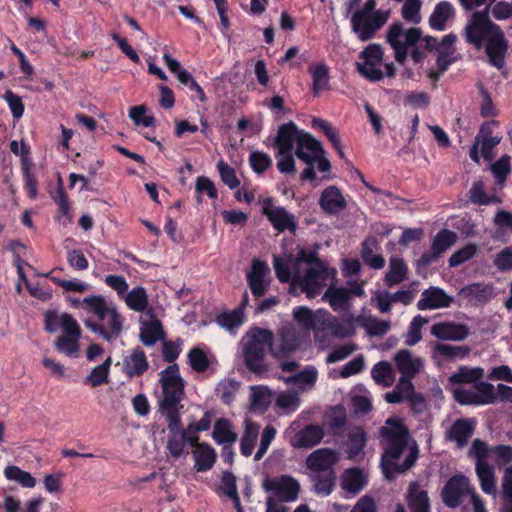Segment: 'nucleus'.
Instances as JSON below:
<instances>
[{"mask_svg":"<svg viewBox=\"0 0 512 512\" xmlns=\"http://www.w3.org/2000/svg\"><path fill=\"white\" fill-rule=\"evenodd\" d=\"M249 163L253 171L262 174L272 165L270 156L261 151H254L249 156Z\"/></svg>","mask_w":512,"mask_h":512,"instance_id":"57","label":"nucleus"},{"mask_svg":"<svg viewBox=\"0 0 512 512\" xmlns=\"http://www.w3.org/2000/svg\"><path fill=\"white\" fill-rule=\"evenodd\" d=\"M407 502L411 512H430L428 493L417 482L410 483Z\"/></svg>","mask_w":512,"mask_h":512,"instance_id":"30","label":"nucleus"},{"mask_svg":"<svg viewBox=\"0 0 512 512\" xmlns=\"http://www.w3.org/2000/svg\"><path fill=\"white\" fill-rule=\"evenodd\" d=\"M457 241V234L448 229H441L433 238L431 252H426L417 260V268L427 267L437 261Z\"/></svg>","mask_w":512,"mask_h":512,"instance_id":"15","label":"nucleus"},{"mask_svg":"<svg viewBox=\"0 0 512 512\" xmlns=\"http://www.w3.org/2000/svg\"><path fill=\"white\" fill-rule=\"evenodd\" d=\"M454 299L439 287H430L422 292V298L417 302L419 310H432L447 308L453 303Z\"/></svg>","mask_w":512,"mask_h":512,"instance_id":"20","label":"nucleus"},{"mask_svg":"<svg viewBox=\"0 0 512 512\" xmlns=\"http://www.w3.org/2000/svg\"><path fill=\"white\" fill-rule=\"evenodd\" d=\"M469 200L477 205H489L492 203H501V199L498 196H489L484 190V185L481 181L473 183L469 191Z\"/></svg>","mask_w":512,"mask_h":512,"instance_id":"49","label":"nucleus"},{"mask_svg":"<svg viewBox=\"0 0 512 512\" xmlns=\"http://www.w3.org/2000/svg\"><path fill=\"white\" fill-rule=\"evenodd\" d=\"M474 424L472 419L456 420L447 432V438L456 442L458 447H464L474 432Z\"/></svg>","mask_w":512,"mask_h":512,"instance_id":"31","label":"nucleus"},{"mask_svg":"<svg viewBox=\"0 0 512 512\" xmlns=\"http://www.w3.org/2000/svg\"><path fill=\"white\" fill-rule=\"evenodd\" d=\"M274 146L277 149V169L282 174L296 173L295 156L307 165L301 174L302 180L316 179L315 164L322 173L331 169L322 144L310 133L299 130L293 122L279 126Z\"/></svg>","mask_w":512,"mask_h":512,"instance_id":"1","label":"nucleus"},{"mask_svg":"<svg viewBox=\"0 0 512 512\" xmlns=\"http://www.w3.org/2000/svg\"><path fill=\"white\" fill-rule=\"evenodd\" d=\"M339 453L331 448H319L308 455L305 461L309 473L335 471Z\"/></svg>","mask_w":512,"mask_h":512,"instance_id":"16","label":"nucleus"},{"mask_svg":"<svg viewBox=\"0 0 512 512\" xmlns=\"http://www.w3.org/2000/svg\"><path fill=\"white\" fill-rule=\"evenodd\" d=\"M300 346L298 333L292 325L282 326L278 331V338L272 341L271 356L278 362L283 372H295L299 363L288 359Z\"/></svg>","mask_w":512,"mask_h":512,"instance_id":"9","label":"nucleus"},{"mask_svg":"<svg viewBox=\"0 0 512 512\" xmlns=\"http://www.w3.org/2000/svg\"><path fill=\"white\" fill-rule=\"evenodd\" d=\"M422 37L420 28L412 27L404 30L402 23H393L387 30L386 39L394 50L395 59L403 63L408 54V48L414 46Z\"/></svg>","mask_w":512,"mask_h":512,"instance_id":"11","label":"nucleus"},{"mask_svg":"<svg viewBox=\"0 0 512 512\" xmlns=\"http://www.w3.org/2000/svg\"><path fill=\"white\" fill-rule=\"evenodd\" d=\"M462 293L480 303L490 301L496 296L495 289L492 284L473 283L462 288Z\"/></svg>","mask_w":512,"mask_h":512,"instance_id":"37","label":"nucleus"},{"mask_svg":"<svg viewBox=\"0 0 512 512\" xmlns=\"http://www.w3.org/2000/svg\"><path fill=\"white\" fill-rule=\"evenodd\" d=\"M312 73V91L317 96L321 91L329 89V71L325 64H319L311 70Z\"/></svg>","mask_w":512,"mask_h":512,"instance_id":"48","label":"nucleus"},{"mask_svg":"<svg viewBox=\"0 0 512 512\" xmlns=\"http://www.w3.org/2000/svg\"><path fill=\"white\" fill-rule=\"evenodd\" d=\"M84 325L107 342H112L121 335L124 318L113 302L99 295L89 317L84 320Z\"/></svg>","mask_w":512,"mask_h":512,"instance_id":"6","label":"nucleus"},{"mask_svg":"<svg viewBox=\"0 0 512 512\" xmlns=\"http://www.w3.org/2000/svg\"><path fill=\"white\" fill-rule=\"evenodd\" d=\"M331 279L328 289L322 296V300L328 302L331 308L338 311H345L349 309L350 300L352 296L363 297L365 296L364 285L365 281L357 282L355 280H349L345 287H335L336 275L334 278L329 276L326 282Z\"/></svg>","mask_w":512,"mask_h":512,"instance_id":"10","label":"nucleus"},{"mask_svg":"<svg viewBox=\"0 0 512 512\" xmlns=\"http://www.w3.org/2000/svg\"><path fill=\"white\" fill-rule=\"evenodd\" d=\"M491 171L496 178L497 184L502 187L511 171L510 156L505 154L494 162L491 165Z\"/></svg>","mask_w":512,"mask_h":512,"instance_id":"55","label":"nucleus"},{"mask_svg":"<svg viewBox=\"0 0 512 512\" xmlns=\"http://www.w3.org/2000/svg\"><path fill=\"white\" fill-rule=\"evenodd\" d=\"M422 7V0H405L401 8L402 18L412 24H419L421 22L420 10Z\"/></svg>","mask_w":512,"mask_h":512,"instance_id":"52","label":"nucleus"},{"mask_svg":"<svg viewBox=\"0 0 512 512\" xmlns=\"http://www.w3.org/2000/svg\"><path fill=\"white\" fill-rule=\"evenodd\" d=\"M217 168L221 177V180L230 188L235 189L239 186L240 182L236 176L235 170L230 167L223 160L217 163Z\"/></svg>","mask_w":512,"mask_h":512,"instance_id":"60","label":"nucleus"},{"mask_svg":"<svg viewBox=\"0 0 512 512\" xmlns=\"http://www.w3.org/2000/svg\"><path fill=\"white\" fill-rule=\"evenodd\" d=\"M262 487L266 492L272 494V498L281 503L297 500L301 490L298 480L290 475L267 477L264 479Z\"/></svg>","mask_w":512,"mask_h":512,"instance_id":"13","label":"nucleus"},{"mask_svg":"<svg viewBox=\"0 0 512 512\" xmlns=\"http://www.w3.org/2000/svg\"><path fill=\"white\" fill-rule=\"evenodd\" d=\"M455 9L448 1L439 2L429 18L430 26L438 31L445 29L446 22L454 16Z\"/></svg>","mask_w":512,"mask_h":512,"instance_id":"34","label":"nucleus"},{"mask_svg":"<svg viewBox=\"0 0 512 512\" xmlns=\"http://www.w3.org/2000/svg\"><path fill=\"white\" fill-rule=\"evenodd\" d=\"M320 207L329 214H336L346 208V201L336 186L327 187L319 199Z\"/></svg>","mask_w":512,"mask_h":512,"instance_id":"29","label":"nucleus"},{"mask_svg":"<svg viewBox=\"0 0 512 512\" xmlns=\"http://www.w3.org/2000/svg\"><path fill=\"white\" fill-rule=\"evenodd\" d=\"M487 3L484 10L473 12L464 27L463 36L476 49L484 48L489 63L500 70L505 66L509 46L501 27L489 17L492 2Z\"/></svg>","mask_w":512,"mask_h":512,"instance_id":"3","label":"nucleus"},{"mask_svg":"<svg viewBox=\"0 0 512 512\" xmlns=\"http://www.w3.org/2000/svg\"><path fill=\"white\" fill-rule=\"evenodd\" d=\"M164 338V331L161 322L153 319L144 323L140 331V340L145 346H153L158 340Z\"/></svg>","mask_w":512,"mask_h":512,"instance_id":"41","label":"nucleus"},{"mask_svg":"<svg viewBox=\"0 0 512 512\" xmlns=\"http://www.w3.org/2000/svg\"><path fill=\"white\" fill-rule=\"evenodd\" d=\"M273 339L274 335L270 330L259 327L249 329L242 337L240 341L242 357L250 372L262 375L268 371L265 356L268 349L271 352Z\"/></svg>","mask_w":512,"mask_h":512,"instance_id":"7","label":"nucleus"},{"mask_svg":"<svg viewBox=\"0 0 512 512\" xmlns=\"http://www.w3.org/2000/svg\"><path fill=\"white\" fill-rule=\"evenodd\" d=\"M364 485L365 478L359 468H349L343 473L341 486L346 492L356 495Z\"/></svg>","mask_w":512,"mask_h":512,"instance_id":"38","label":"nucleus"},{"mask_svg":"<svg viewBox=\"0 0 512 512\" xmlns=\"http://www.w3.org/2000/svg\"><path fill=\"white\" fill-rule=\"evenodd\" d=\"M393 359L402 376L414 378L424 367L423 358L415 356L407 349L398 351Z\"/></svg>","mask_w":512,"mask_h":512,"instance_id":"24","label":"nucleus"},{"mask_svg":"<svg viewBox=\"0 0 512 512\" xmlns=\"http://www.w3.org/2000/svg\"><path fill=\"white\" fill-rule=\"evenodd\" d=\"M125 302L130 309L143 312L148 306L146 290L143 287L133 288L130 292H126Z\"/></svg>","mask_w":512,"mask_h":512,"instance_id":"46","label":"nucleus"},{"mask_svg":"<svg viewBox=\"0 0 512 512\" xmlns=\"http://www.w3.org/2000/svg\"><path fill=\"white\" fill-rule=\"evenodd\" d=\"M490 451L491 448L489 449L488 445L485 442L481 441L480 439H475L472 442L468 454L469 456L475 458L476 465H478L480 463H487L486 459Z\"/></svg>","mask_w":512,"mask_h":512,"instance_id":"63","label":"nucleus"},{"mask_svg":"<svg viewBox=\"0 0 512 512\" xmlns=\"http://www.w3.org/2000/svg\"><path fill=\"white\" fill-rule=\"evenodd\" d=\"M469 353L470 348L467 346H453L449 344L436 343L433 347V358L442 356L449 361L463 359L468 356Z\"/></svg>","mask_w":512,"mask_h":512,"instance_id":"42","label":"nucleus"},{"mask_svg":"<svg viewBox=\"0 0 512 512\" xmlns=\"http://www.w3.org/2000/svg\"><path fill=\"white\" fill-rule=\"evenodd\" d=\"M386 446L381 459V468L386 479L393 480L398 473L409 470L418 457V447L408 444V429L399 419H387L380 429Z\"/></svg>","mask_w":512,"mask_h":512,"instance_id":"4","label":"nucleus"},{"mask_svg":"<svg viewBox=\"0 0 512 512\" xmlns=\"http://www.w3.org/2000/svg\"><path fill=\"white\" fill-rule=\"evenodd\" d=\"M477 252V246L474 244H468L465 247L454 252L448 262L450 267H457L462 263L470 260Z\"/></svg>","mask_w":512,"mask_h":512,"instance_id":"59","label":"nucleus"},{"mask_svg":"<svg viewBox=\"0 0 512 512\" xmlns=\"http://www.w3.org/2000/svg\"><path fill=\"white\" fill-rule=\"evenodd\" d=\"M111 363V357H108L102 364L93 368L87 376L85 383H89L92 387L107 383Z\"/></svg>","mask_w":512,"mask_h":512,"instance_id":"50","label":"nucleus"},{"mask_svg":"<svg viewBox=\"0 0 512 512\" xmlns=\"http://www.w3.org/2000/svg\"><path fill=\"white\" fill-rule=\"evenodd\" d=\"M380 250V245L376 237H367L361 245V258L369 267L375 270L382 269L385 266V259L376 252Z\"/></svg>","mask_w":512,"mask_h":512,"instance_id":"28","label":"nucleus"},{"mask_svg":"<svg viewBox=\"0 0 512 512\" xmlns=\"http://www.w3.org/2000/svg\"><path fill=\"white\" fill-rule=\"evenodd\" d=\"M453 395L462 405H489L494 404L498 398L512 400V387L498 384L496 391L491 383L478 380L472 389L455 388Z\"/></svg>","mask_w":512,"mask_h":512,"instance_id":"8","label":"nucleus"},{"mask_svg":"<svg viewBox=\"0 0 512 512\" xmlns=\"http://www.w3.org/2000/svg\"><path fill=\"white\" fill-rule=\"evenodd\" d=\"M168 422L167 428L170 432V436L167 441V449L170 455L177 459L184 453L185 444L187 443L188 434L187 431L181 428V419L176 426L172 425V420H166Z\"/></svg>","mask_w":512,"mask_h":512,"instance_id":"26","label":"nucleus"},{"mask_svg":"<svg viewBox=\"0 0 512 512\" xmlns=\"http://www.w3.org/2000/svg\"><path fill=\"white\" fill-rule=\"evenodd\" d=\"M416 285L417 282H413L407 287V289H401L394 293L390 292L392 303H401L405 306L411 304L417 294V289L415 288Z\"/></svg>","mask_w":512,"mask_h":512,"instance_id":"61","label":"nucleus"},{"mask_svg":"<svg viewBox=\"0 0 512 512\" xmlns=\"http://www.w3.org/2000/svg\"><path fill=\"white\" fill-rule=\"evenodd\" d=\"M408 266L403 258L392 256L389 259L388 270L386 271L383 282L388 288L399 285L408 278Z\"/></svg>","mask_w":512,"mask_h":512,"instance_id":"27","label":"nucleus"},{"mask_svg":"<svg viewBox=\"0 0 512 512\" xmlns=\"http://www.w3.org/2000/svg\"><path fill=\"white\" fill-rule=\"evenodd\" d=\"M270 269L267 264L259 259H254L251 270L247 273V284L255 297L263 296L269 286Z\"/></svg>","mask_w":512,"mask_h":512,"instance_id":"17","label":"nucleus"},{"mask_svg":"<svg viewBox=\"0 0 512 512\" xmlns=\"http://www.w3.org/2000/svg\"><path fill=\"white\" fill-rule=\"evenodd\" d=\"M5 477L9 480L20 483L23 487L33 488L36 484L35 478L17 466H7L4 469Z\"/></svg>","mask_w":512,"mask_h":512,"instance_id":"51","label":"nucleus"},{"mask_svg":"<svg viewBox=\"0 0 512 512\" xmlns=\"http://www.w3.org/2000/svg\"><path fill=\"white\" fill-rule=\"evenodd\" d=\"M159 383L161 392L157 398L158 410L166 420H172V425L176 426L181 419L180 412L183 408L181 402L184 398L185 387V382L180 376L176 363L161 371Z\"/></svg>","mask_w":512,"mask_h":512,"instance_id":"5","label":"nucleus"},{"mask_svg":"<svg viewBox=\"0 0 512 512\" xmlns=\"http://www.w3.org/2000/svg\"><path fill=\"white\" fill-rule=\"evenodd\" d=\"M293 317L304 330H314L315 339L319 340L321 321L311 309L304 306L297 307L293 311Z\"/></svg>","mask_w":512,"mask_h":512,"instance_id":"32","label":"nucleus"},{"mask_svg":"<svg viewBox=\"0 0 512 512\" xmlns=\"http://www.w3.org/2000/svg\"><path fill=\"white\" fill-rule=\"evenodd\" d=\"M273 267L281 283L290 282V293L297 295L299 290L309 299L320 293L329 276L334 278L337 274L335 268H329L319 258L317 251L304 248H300L296 256L290 255L287 259L275 256Z\"/></svg>","mask_w":512,"mask_h":512,"instance_id":"2","label":"nucleus"},{"mask_svg":"<svg viewBox=\"0 0 512 512\" xmlns=\"http://www.w3.org/2000/svg\"><path fill=\"white\" fill-rule=\"evenodd\" d=\"M389 16V10H378L372 15H365V11H356L351 18L352 31L359 40L368 41L388 21Z\"/></svg>","mask_w":512,"mask_h":512,"instance_id":"12","label":"nucleus"},{"mask_svg":"<svg viewBox=\"0 0 512 512\" xmlns=\"http://www.w3.org/2000/svg\"><path fill=\"white\" fill-rule=\"evenodd\" d=\"M260 431V425L246 419L244 422V432L240 441L241 453L248 457L252 454L258 435Z\"/></svg>","mask_w":512,"mask_h":512,"instance_id":"36","label":"nucleus"},{"mask_svg":"<svg viewBox=\"0 0 512 512\" xmlns=\"http://www.w3.org/2000/svg\"><path fill=\"white\" fill-rule=\"evenodd\" d=\"M188 360L191 368L198 373L206 371L210 365L206 353L198 347H194L189 351Z\"/></svg>","mask_w":512,"mask_h":512,"instance_id":"56","label":"nucleus"},{"mask_svg":"<svg viewBox=\"0 0 512 512\" xmlns=\"http://www.w3.org/2000/svg\"><path fill=\"white\" fill-rule=\"evenodd\" d=\"M193 455L195 469L198 472L210 470L216 461L215 450L207 443L197 444V449L194 450Z\"/></svg>","mask_w":512,"mask_h":512,"instance_id":"35","label":"nucleus"},{"mask_svg":"<svg viewBox=\"0 0 512 512\" xmlns=\"http://www.w3.org/2000/svg\"><path fill=\"white\" fill-rule=\"evenodd\" d=\"M289 376H281L279 377L281 380H283L286 384H292L296 387L297 393H303L306 391L311 390L317 381L318 378V371L317 369L312 366H306L302 371L297 372H288Z\"/></svg>","mask_w":512,"mask_h":512,"instance_id":"21","label":"nucleus"},{"mask_svg":"<svg viewBox=\"0 0 512 512\" xmlns=\"http://www.w3.org/2000/svg\"><path fill=\"white\" fill-rule=\"evenodd\" d=\"M314 492L318 495L328 496L332 493L336 483V472L309 473Z\"/></svg>","mask_w":512,"mask_h":512,"instance_id":"33","label":"nucleus"},{"mask_svg":"<svg viewBox=\"0 0 512 512\" xmlns=\"http://www.w3.org/2000/svg\"><path fill=\"white\" fill-rule=\"evenodd\" d=\"M484 376V369L481 367L461 366L456 373L450 376L451 384H476Z\"/></svg>","mask_w":512,"mask_h":512,"instance_id":"39","label":"nucleus"},{"mask_svg":"<svg viewBox=\"0 0 512 512\" xmlns=\"http://www.w3.org/2000/svg\"><path fill=\"white\" fill-rule=\"evenodd\" d=\"M493 264L502 272L512 270V246H507L498 252L493 260Z\"/></svg>","mask_w":512,"mask_h":512,"instance_id":"62","label":"nucleus"},{"mask_svg":"<svg viewBox=\"0 0 512 512\" xmlns=\"http://www.w3.org/2000/svg\"><path fill=\"white\" fill-rule=\"evenodd\" d=\"M366 441V433L362 428L356 427L352 429L348 435L347 457L355 460L364 449Z\"/></svg>","mask_w":512,"mask_h":512,"instance_id":"43","label":"nucleus"},{"mask_svg":"<svg viewBox=\"0 0 512 512\" xmlns=\"http://www.w3.org/2000/svg\"><path fill=\"white\" fill-rule=\"evenodd\" d=\"M476 474L480 481L481 489L486 494L496 493V480L494 467L488 463L476 465Z\"/></svg>","mask_w":512,"mask_h":512,"instance_id":"40","label":"nucleus"},{"mask_svg":"<svg viewBox=\"0 0 512 512\" xmlns=\"http://www.w3.org/2000/svg\"><path fill=\"white\" fill-rule=\"evenodd\" d=\"M148 368L149 362L140 347L134 348L123 358L122 371L128 378L140 377Z\"/></svg>","mask_w":512,"mask_h":512,"instance_id":"22","label":"nucleus"},{"mask_svg":"<svg viewBox=\"0 0 512 512\" xmlns=\"http://www.w3.org/2000/svg\"><path fill=\"white\" fill-rule=\"evenodd\" d=\"M81 336L63 335L55 342L56 348L68 356H73L79 350V339Z\"/></svg>","mask_w":512,"mask_h":512,"instance_id":"58","label":"nucleus"},{"mask_svg":"<svg viewBox=\"0 0 512 512\" xmlns=\"http://www.w3.org/2000/svg\"><path fill=\"white\" fill-rule=\"evenodd\" d=\"M361 325L371 337H381L391 328V322L389 320H380L373 316L365 317Z\"/></svg>","mask_w":512,"mask_h":512,"instance_id":"47","label":"nucleus"},{"mask_svg":"<svg viewBox=\"0 0 512 512\" xmlns=\"http://www.w3.org/2000/svg\"><path fill=\"white\" fill-rule=\"evenodd\" d=\"M324 430L319 425H306L290 438V445L293 448H312L319 444L324 438Z\"/></svg>","mask_w":512,"mask_h":512,"instance_id":"25","label":"nucleus"},{"mask_svg":"<svg viewBox=\"0 0 512 512\" xmlns=\"http://www.w3.org/2000/svg\"><path fill=\"white\" fill-rule=\"evenodd\" d=\"M428 323V318H425L421 315L415 316L410 325L406 334V344L408 346H413L417 344L422 339V327Z\"/></svg>","mask_w":512,"mask_h":512,"instance_id":"53","label":"nucleus"},{"mask_svg":"<svg viewBox=\"0 0 512 512\" xmlns=\"http://www.w3.org/2000/svg\"><path fill=\"white\" fill-rule=\"evenodd\" d=\"M475 488L471 485L470 480L462 475L456 474L452 476L444 485L441 491L443 503L449 508H457L460 506L465 496H471Z\"/></svg>","mask_w":512,"mask_h":512,"instance_id":"14","label":"nucleus"},{"mask_svg":"<svg viewBox=\"0 0 512 512\" xmlns=\"http://www.w3.org/2000/svg\"><path fill=\"white\" fill-rule=\"evenodd\" d=\"M213 438L220 444H232L237 439V434L232 431L227 419H219L214 424Z\"/></svg>","mask_w":512,"mask_h":512,"instance_id":"45","label":"nucleus"},{"mask_svg":"<svg viewBox=\"0 0 512 512\" xmlns=\"http://www.w3.org/2000/svg\"><path fill=\"white\" fill-rule=\"evenodd\" d=\"M493 222L496 226L497 234L505 230L512 232V212L503 209L498 210L494 216Z\"/></svg>","mask_w":512,"mask_h":512,"instance_id":"64","label":"nucleus"},{"mask_svg":"<svg viewBox=\"0 0 512 512\" xmlns=\"http://www.w3.org/2000/svg\"><path fill=\"white\" fill-rule=\"evenodd\" d=\"M263 214L273 224L274 228L280 232L285 230L295 231L297 224L293 214L289 213L283 207L275 206L271 199L263 201Z\"/></svg>","mask_w":512,"mask_h":512,"instance_id":"18","label":"nucleus"},{"mask_svg":"<svg viewBox=\"0 0 512 512\" xmlns=\"http://www.w3.org/2000/svg\"><path fill=\"white\" fill-rule=\"evenodd\" d=\"M430 332L439 340L456 342L465 340L470 334L469 327L466 324L453 321L434 323Z\"/></svg>","mask_w":512,"mask_h":512,"instance_id":"19","label":"nucleus"},{"mask_svg":"<svg viewBox=\"0 0 512 512\" xmlns=\"http://www.w3.org/2000/svg\"><path fill=\"white\" fill-rule=\"evenodd\" d=\"M275 405L286 413L294 412L300 405V398L297 392H282L275 401Z\"/></svg>","mask_w":512,"mask_h":512,"instance_id":"54","label":"nucleus"},{"mask_svg":"<svg viewBox=\"0 0 512 512\" xmlns=\"http://www.w3.org/2000/svg\"><path fill=\"white\" fill-rule=\"evenodd\" d=\"M371 374L374 381L384 387L391 386L395 379L392 366L387 361H381L375 364L372 368Z\"/></svg>","mask_w":512,"mask_h":512,"instance_id":"44","label":"nucleus"},{"mask_svg":"<svg viewBox=\"0 0 512 512\" xmlns=\"http://www.w3.org/2000/svg\"><path fill=\"white\" fill-rule=\"evenodd\" d=\"M498 126L495 120L485 122L481 125L475 139L481 145V154L485 160L494 158L493 149L501 142V136H493V127Z\"/></svg>","mask_w":512,"mask_h":512,"instance_id":"23","label":"nucleus"}]
</instances>
